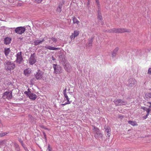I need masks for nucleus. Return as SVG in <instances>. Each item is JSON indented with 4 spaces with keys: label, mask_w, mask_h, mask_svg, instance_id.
I'll list each match as a JSON object with an SVG mask.
<instances>
[{
    "label": "nucleus",
    "mask_w": 151,
    "mask_h": 151,
    "mask_svg": "<svg viewBox=\"0 0 151 151\" xmlns=\"http://www.w3.org/2000/svg\"><path fill=\"white\" fill-rule=\"evenodd\" d=\"M129 29L126 28H113L109 29L108 32L110 33H122L124 32H129Z\"/></svg>",
    "instance_id": "1"
},
{
    "label": "nucleus",
    "mask_w": 151,
    "mask_h": 151,
    "mask_svg": "<svg viewBox=\"0 0 151 151\" xmlns=\"http://www.w3.org/2000/svg\"><path fill=\"white\" fill-rule=\"evenodd\" d=\"M24 94H26L30 99L35 100L37 97V96L36 94L32 93L30 91L29 88H28L27 91H25L24 92Z\"/></svg>",
    "instance_id": "2"
},
{
    "label": "nucleus",
    "mask_w": 151,
    "mask_h": 151,
    "mask_svg": "<svg viewBox=\"0 0 151 151\" xmlns=\"http://www.w3.org/2000/svg\"><path fill=\"white\" fill-rule=\"evenodd\" d=\"M25 30L26 29L24 27H19L15 28V33L19 35H22L24 32Z\"/></svg>",
    "instance_id": "3"
},
{
    "label": "nucleus",
    "mask_w": 151,
    "mask_h": 151,
    "mask_svg": "<svg viewBox=\"0 0 151 151\" xmlns=\"http://www.w3.org/2000/svg\"><path fill=\"white\" fill-rule=\"evenodd\" d=\"M16 62L18 63H21L23 60L22 52L21 51L18 52L16 55Z\"/></svg>",
    "instance_id": "4"
},
{
    "label": "nucleus",
    "mask_w": 151,
    "mask_h": 151,
    "mask_svg": "<svg viewBox=\"0 0 151 151\" xmlns=\"http://www.w3.org/2000/svg\"><path fill=\"white\" fill-rule=\"evenodd\" d=\"M43 73L42 71L39 70L35 74V76L37 79H41L42 78Z\"/></svg>",
    "instance_id": "5"
},
{
    "label": "nucleus",
    "mask_w": 151,
    "mask_h": 151,
    "mask_svg": "<svg viewBox=\"0 0 151 151\" xmlns=\"http://www.w3.org/2000/svg\"><path fill=\"white\" fill-rule=\"evenodd\" d=\"M93 130L96 132V134L95 135V136L97 137H101L102 136V134L100 132V130L99 128L96 127H94V129Z\"/></svg>",
    "instance_id": "6"
},
{
    "label": "nucleus",
    "mask_w": 151,
    "mask_h": 151,
    "mask_svg": "<svg viewBox=\"0 0 151 151\" xmlns=\"http://www.w3.org/2000/svg\"><path fill=\"white\" fill-rule=\"evenodd\" d=\"M114 102L116 106L125 105L126 103L125 101L121 99H115L114 101Z\"/></svg>",
    "instance_id": "7"
},
{
    "label": "nucleus",
    "mask_w": 151,
    "mask_h": 151,
    "mask_svg": "<svg viewBox=\"0 0 151 151\" xmlns=\"http://www.w3.org/2000/svg\"><path fill=\"white\" fill-rule=\"evenodd\" d=\"M35 54L34 53L31 55V56L29 60V63L30 65H33L35 63L36 61V60L35 59Z\"/></svg>",
    "instance_id": "8"
},
{
    "label": "nucleus",
    "mask_w": 151,
    "mask_h": 151,
    "mask_svg": "<svg viewBox=\"0 0 151 151\" xmlns=\"http://www.w3.org/2000/svg\"><path fill=\"white\" fill-rule=\"evenodd\" d=\"M3 97H4V98H7L9 99H11L12 98V92H4L3 95Z\"/></svg>",
    "instance_id": "9"
},
{
    "label": "nucleus",
    "mask_w": 151,
    "mask_h": 151,
    "mask_svg": "<svg viewBox=\"0 0 151 151\" xmlns=\"http://www.w3.org/2000/svg\"><path fill=\"white\" fill-rule=\"evenodd\" d=\"M129 86L130 87L135 86L137 84L136 81L133 79H130L129 81Z\"/></svg>",
    "instance_id": "10"
},
{
    "label": "nucleus",
    "mask_w": 151,
    "mask_h": 151,
    "mask_svg": "<svg viewBox=\"0 0 151 151\" xmlns=\"http://www.w3.org/2000/svg\"><path fill=\"white\" fill-rule=\"evenodd\" d=\"M119 50V48L118 47H116L111 53V56L112 58H114L116 56V54Z\"/></svg>",
    "instance_id": "11"
},
{
    "label": "nucleus",
    "mask_w": 151,
    "mask_h": 151,
    "mask_svg": "<svg viewBox=\"0 0 151 151\" xmlns=\"http://www.w3.org/2000/svg\"><path fill=\"white\" fill-rule=\"evenodd\" d=\"M55 72L56 74L60 73L61 72L62 69L61 67L60 66H55L54 67Z\"/></svg>",
    "instance_id": "12"
},
{
    "label": "nucleus",
    "mask_w": 151,
    "mask_h": 151,
    "mask_svg": "<svg viewBox=\"0 0 151 151\" xmlns=\"http://www.w3.org/2000/svg\"><path fill=\"white\" fill-rule=\"evenodd\" d=\"M32 70L30 68L26 69L24 70V74L26 76H28L31 73Z\"/></svg>",
    "instance_id": "13"
},
{
    "label": "nucleus",
    "mask_w": 151,
    "mask_h": 151,
    "mask_svg": "<svg viewBox=\"0 0 151 151\" xmlns=\"http://www.w3.org/2000/svg\"><path fill=\"white\" fill-rule=\"evenodd\" d=\"M106 131L107 132V135H108L109 138L110 137V134L111 133V130L110 127H107L106 128H105Z\"/></svg>",
    "instance_id": "14"
},
{
    "label": "nucleus",
    "mask_w": 151,
    "mask_h": 151,
    "mask_svg": "<svg viewBox=\"0 0 151 151\" xmlns=\"http://www.w3.org/2000/svg\"><path fill=\"white\" fill-rule=\"evenodd\" d=\"M93 37L91 38L90 40H89L86 43V46H88V47H89V46H91L92 45V43L93 40Z\"/></svg>",
    "instance_id": "15"
},
{
    "label": "nucleus",
    "mask_w": 151,
    "mask_h": 151,
    "mask_svg": "<svg viewBox=\"0 0 151 151\" xmlns=\"http://www.w3.org/2000/svg\"><path fill=\"white\" fill-rule=\"evenodd\" d=\"M45 48L49 49L50 50H56L59 49V48H55V47H51L50 46H47L45 47Z\"/></svg>",
    "instance_id": "16"
},
{
    "label": "nucleus",
    "mask_w": 151,
    "mask_h": 151,
    "mask_svg": "<svg viewBox=\"0 0 151 151\" xmlns=\"http://www.w3.org/2000/svg\"><path fill=\"white\" fill-rule=\"evenodd\" d=\"M73 24H79L80 22L77 18H76L75 16L73 17Z\"/></svg>",
    "instance_id": "17"
},
{
    "label": "nucleus",
    "mask_w": 151,
    "mask_h": 151,
    "mask_svg": "<svg viewBox=\"0 0 151 151\" xmlns=\"http://www.w3.org/2000/svg\"><path fill=\"white\" fill-rule=\"evenodd\" d=\"M11 39L9 37H6L4 39V43L6 44H9L11 42Z\"/></svg>",
    "instance_id": "18"
},
{
    "label": "nucleus",
    "mask_w": 151,
    "mask_h": 151,
    "mask_svg": "<svg viewBox=\"0 0 151 151\" xmlns=\"http://www.w3.org/2000/svg\"><path fill=\"white\" fill-rule=\"evenodd\" d=\"M44 41V39H43L42 41L40 40H36L34 42V44L35 45H39L40 43H42V42H43Z\"/></svg>",
    "instance_id": "19"
},
{
    "label": "nucleus",
    "mask_w": 151,
    "mask_h": 151,
    "mask_svg": "<svg viewBox=\"0 0 151 151\" xmlns=\"http://www.w3.org/2000/svg\"><path fill=\"white\" fill-rule=\"evenodd\" d=\"M129 123L133 126H137L138 125V124L136 122H135V121H129L128 122Z\"/></svg>",
    "instance_id": "20"
},
{
    "label": "nucleus",
    "mask_w": 151,
    "mask_h": 151,
    "mask_svg": "<svg viewBox=\"0 0 151 151\" xmlns=\"http://www.w3.org/2000/svg\"><path fill=\"white\" fill-rule=\"evenodd\" d=\"M6 139H4L3 140H0V146L6 145Z\"/></svg>",
    "instance_id": "21"
},
{
    "label": "nucleus",
    "mask_w": 151,
    "mask_h": 151,
    "mask_svg": "<svg viewBox=\"0 0 151 151\" xmlns=\"http://www.w3.org/2000/svg\"><path fill=\"white\" fill-rule=\"evenodd\" d=\"M73 39H74L75 37H77V36H78L79 34V31L78 30H75L73 32Z\"/></svg>",
    "instance_id": "22"
},
{
    "label": "nucleus",
    "mask_w": 151,
    "mask_h": 151,
    "mask_svg": "<svg viewBox=\"0 0 151 151\" xmlns=\"http://www.w3.org/2000/svg\"><path fill=\"white\" fill-rule=\"evenodd\" d=\"M10 52L9 48L4 49V53L6 55H8Z\"/></svg>",
    "instance_id": "23"
},
{
    "label": "nucleus",
    "mask_w": 151,
    "mask_h": 151,
    "mask_svg": "<svg viewBox=\"0 0 151 151\" xmlns=\"http://www.w3.org/2000/svg\"><path fill=\"white\" fill-rule=\"evenodd\" d=\"M66 99L67 104H70L71 103V101H69V98L67 93L65 94V95H64Z\"/></svg>",
    "instance_id": "24"
},
{
    "label": "nucleus",
    "mask_w": 151,
    "mask_h": 151,
    "mask_svg": "<svg viewBox=\"0 0 151 151\" xmlns=\"http://www.w3.org/2000/svg\"><path fill=\"white\" fill-rule=\"evenodd\" d=\"M64 68L65 70L68 72H70L71 70V67L70 66L64 67Z\"/></svg>",
    "instance_id": "25"
},
{
    "label": "nucleus",
    "mask_w": 151,
    "mask_h": 151,
    "mask_svg": "<svg viewBox=\"0 0 151 151\" xmlns=\"http://www.w3.org/2000/svg\"><path fill=\"white\" fill-rule=\"evenodd\" d=\"M150 111H151V109H150V108H148V109L147 110V114L145 116V117H144V118H145V119H146V118H147V117L149 114L150 112Z\"/></svg>",
    "instance_id": "26"
},
{
    "label": "nucleus",
    "mask_w": 151,
    "mask_h": 151,
    "mask_svg": "<svg viewBox=\"0 0 151 151\" xmlns=\"http://www.w3.org/2000/svg\"><path fill=\"white\" fill-rule=\"evenodd\" d=\"M62 5H59L57 9V11L59 12H60L61 11Z\"/></svg>",
    "instance_id": "27"
},
{
    "label": "nucleus",
    "mask_w": 151,
    "mask_h": 151,
    "mask_svg": "<svg viewBox=\"0 0 151 151\" xmlns=\"http://www.w3.org/2000/svg\"><path fill=\"white\" fill-rule=\"evenodd\" d=\"M6 63L7 65H10L11 66L14 65V64L13 63H12L11 61H8V60H7V61L6 62Z\"/></svg>",
    "instance_id": "28"
},
{
    "label": "nucleus",
    "mask_w": 151,
    "mask_h": 151,
    "mask_svg": "<svg viewBox=\"0 0 151 151\" xmlns=\"http://www.w3.org/2000/svg\"><path fill=\"white\" fill-rule=\"evenodd\" d=\"M145 96L147 98L149 99L151 98V92H150V93L148 92V93H146V94H145Z\"/></svg>",
    "instance_id": "29"
},
{
    "label": "nucleus",
    "mask_w": 151,
    "mask_h": 151,
    "mask_svg": "<svg viewBox=\"0 0 151 151\" xmlns=\"http://www.w3.org/2000/svg\"><path fill=\"white\" fill-rule=\"evenodd\" d=\"M97 6L99 8H100V2L99 0H96V1Z\"/></svg>",
    "instance_id": "30"
},
{
    "label": "nucleus",
    "mask_w": 151,
    "mask_h": 151,
    "mask_svg": "<svg viewBox=\"0 0 151 151\" xmlns=\"http://www.w3.org/2000/svg\"><path fill=\"white\" fill-rule=\"evenodd\" d=\"M7 132H0V137H3L7 134Z\"/></svg>",
    "instance_id": "31"
},
{
    "label": "nucleus",
    "mask_w": 151,
    "mask_h": 151,
    "mask_svg": "<svg viewBox=\"0 0 151 151\" xmlns=\"http://www.w3.org/2000/svg\"><path fill=\"white\" fill-rule=\"evenodd\" d=\"M52 149L50 146V144H48V147L46 150V151H51Z\"/></svg>",
    "instance_id": "32"
},
{
    "label": "nucleus",
    "mask_w": 151,
    "mask_h": 151,
    "mask_svg": "<svg viewBox=\"0 0 151 151\" xmlns=\"http://www.w3.org/2000/svg\"><path fill=\"white\" fill-rule=\"evenodd\" d=\"M145 105L147 106H149V107H151V102H147L145 104Z\"/></svg>",
    "instance_id": "33"
},
{
    "label": "nucleus",
    "mask_w": 151,
    "mask_h": 151,
    "mask_svg": "<svg viewBox=\"0 0 151 151\" xmlns=\"http://www.w3.org/2000/svg\"><path fill=\"white\" fill-rule=\"evenodd\" d=\"M102 18V17L101 14H98V19L99 20H101Z\"/></svg>",
    "instance_id": "34"
},
{
    "label": "nucleus",
    "mask_w": 151,
    "mask_h": 151,
    "mask_svg": "<svg viewBox=\"0 0 151 151\" xmlns=\"http://www.w3.org/2000/svg\"><path fill=\"white\" fill-rule=\"evenodd\" d=\"M43 0H35V2L37 3H40L42 2Z\"/></svg>",
    "instance_id": "35"
},
{
    "label": "nucleus",
    "mask_w": 151,
    "mask_h": 151,
    "mask_svg": "<svg viewBox=\"0 0 151 151\" xmlns=\"http://www.w3.org/2000/svg\"><path fill=\"white\" fill-rule=\"evenodd\" d=\"M43 133L45 140L47 141V136L44 131L43 132Z\"/></svg>",
    "instance_id": "36"
},
{
    "label": "nucleus",
    "mask_w": 151,
    "mask_h": 151,
    "mask_svg": "<svg viewBox=\"0 0 151 151\" xmlns=\"http://www.w3.org/2000/svg\"><path fill=\"white\" fill-rule=\"evenodd\" d=\"M141 109H142L145 110V111H146L147 112V110L148 109L145 106H143L142 107Z\"/></svg>",
    "instance_id": "37"
},
{
    "label": "nucleus",
    "mask_w": 151,
    "mask_h": 151,
    "mask_svg": "<svg viewBox=\"0 0 151 151\" xmlns=\"http://www.w3.org/2000/svg\"><path fill=\"white\" fill-rule=\"evenodd\" d=\"M12 68H11V67H7V68H6V69L8 70H10L11 69H13L14 68L13 67H11Z\"/></svg>",
    "instance_id": "38"
},
{
    "label": "nucleus",
    "mask_w": 151,
    "mask_h": 151,
    "mask_svg": "<svg viewBox=\"0 0 151 151\" xmlns=\"http://www.w3.org/2000/svg\"><path fill=\"white\" fill-rule=\"evenodd\" d=\"M19 142H20L21 144H22V145L23 146H24V144L23 143V142L22 141V139H20L19 140Z\"/></svg>",
    "instance_id": "39"
},
{
    "label": "nucleus",
    "mask_w": 151,
    "mask_h": 151,
    "mask_svg": "<svg viewBox=\"0 0 151 151\" xmlns=\"http://www.w3.org/2000/svg\"><path fill=\"white\" fill-rule=\"evenodd\" d=\"M51 39L52 41H54V42H56L57 41V40L55 38L52 37L51 38Z\"/></svg>",
    "instance_id": "40"
},
{
    "label": "nucleus",
    "mask_w": 151,
    "mask_h": 151,
    "mask_svg": "<svg viewBox=\"0 0 151 151\" xmlns=\"http://www.w3.org/2000/svg\"><path fill=\"white\" fill-rule=\"evenodd\" d=\"M148 73L149 74H151V68L149 69Z\"/></svg>",
    "instance_id": "41"
},
{
    "label": "nucleus",
    "mask_w": 151,
    "mask_h": 151,
    "mask_svg": "<svg viewBox=\"0 0 151 151\" xmlns=\"http://www.w3.org/2000/svg\"><path fill=\"white\" fill-rule=\"evenodd\" d=\"M66 91H67V89L66 88H65V89L63 90V94L64 95L66 94Z\"/></svg>",
    "instance_id": "42"
},
{
    "label": "nucleus",
    "mask_w": 151,
    "mask_h": 151,
    "mask_svg": "<svg viewBox=\"0 0 151 151\" xmlns=\"http://www.w3.org/2000/svg\"><path fill=\"white\" fill-rule=\"evenodd\" d=\"M70 38L71 39H72L73 38H74L73 33H72L71 35L70 36Z\"/></svg>",
    "instance_id": "43"
},
{
    "label": "nucleus",
    "mask_w": 151,
    "mask_h": 151,
    "mask_svg": "<svg viewBox=\"0 0 151 151\" xmlns=\"http://www.w3.org/2000/svg\"><path fill=\"white\" fill-rule=\"evenodd\" d=\"M119 118H120L121 119H122L123 118H124V116H122V115H119Z\"/></svg>",
    "instance_id": "44"
},
{
    "label": "nucleus",
    "mask_w": 151,
    "mask_h": 151,
    "mask_svg": "<svg viewBox=\"0 0 151 151\" xmlns=\"http://www.w3.org/2000/svg\"><path fill=\"white\" fill-rule=\"evenodd\" d=\"M66 104H67V102H65V104H62V105L63 106H65V105H66Z\"/></svg>",
    "instance_id": "45"
},
{
    "label": "nucleus",
    "mask_w": 151,
    "mask_h": 151,
    "mask_svg": "<svg viewBox=\"0 0 151 151\" xmlns=\"http://www.w3.org/2000/svg\"><path fill=\"white\" fill-rule=\"evenodd\" d=\"M89 4H90V1L89 0H88V2H87V4L88 5H89Z\"/></svg>",
    "instance_id": "46"
},
{
    "label": "nucleus",
    "mask_w": 151,
    "mask_h": 151,
    "mask_svg": "<svg viewBox=\"0 0 151 151\" xmlns=\"http://www.w3.org/2000/svg\"><path fill=\"white\" fill-rule=\"evenodd\" d=\"M44 129H47V130H50V129H49V128H44Z\"/></svg>",
    "instance_id": "47"
},
{
    "label": "nucleus",
    "mask_w": 151,
    "mask_h": 151,
    "mask_svg": "<svg viewBox=\"0 0 151 151\" xmlns=\"http://www.w3.org/2000/svg\"><path fill=\"white\" fill-rule=\"evenodd\" d=\"M41 127L43 129H44V128H46L45 127H44L43 126H41Z\"/></svg>",
    "instance_id": "48"
},
{
    "label": "nucleus",
    "mask_w": 151,
    "mask_h": 151,
    "mask_svg": "<svg viewBox=\"0 0 151 151\" xmlns=\"http://www.w3.org/2000/svg\"><path fill=\"white\" fill-rule=\"evenodd\" d=\"M52 59L53 60H55V59L54 58L53 56H52Z\"/></svg>",
    "instance_id": "49"
},
{
    "label": "nucleus",
    "mask_w": 151,
    "mask_h": 151,
    "mask_svg": "<svg viewBox=\"0 0 151 151\" xmlns=\"http://www.w3.org/2000/svg\"><path fill=\"white\" fill-rule=\"evenodd\" d=\"M16 146L17 147H19V145H18L17 144L16 145Z\"/></svg>",
    "instance_id": "50"
},
{
    "label": "nucleus",
    "mask_w": 151,
    "mask_h": 151,
    "mask_svg": "<svg viewBox=\"0 0 151 151\" xmlns=\"http://www.w3.org/2000/svg\"><path fill=\"white\" fill-rule=\"evenodd\" d=\"M24 149L26 150H27V148H24Z\"/></svg>",
    "instance_id": "51"
},
{
    "label": "nucleus",
    "mask_w": 151,
    "mask_h": 151,
    "mask_svg": "<svg viewBox=\"0 0 151 151\" xmlns=\"http://www.w3.org/2000/svg\"><path fill=\"white\" fill-rule=\"evenodd\" d=\"M1 91V90L0 88V92Z\"/></svg>",
    "instance_id": "52"
},
{
    "label": "nucleus",
    "mask_w": 151,
    "mask_h": 151,
    "mask_svg": "<svg viewBox=\"0 0 151 151\" xmlns=\"http://www.w3.org/2000/svg\"><path fill=\"white\" fill-rule=\"evenodd\" d=\"M95 1H96V0H95Z\"/></svg>",
    "instance_id": "53"
}]
</instances>
